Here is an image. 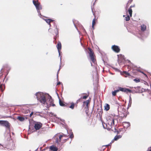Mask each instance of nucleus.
<instances>
[{
    "mask_svg": "<svg viewBox=\"0 0 151 151\" xmlns=\"http://www.w3.org/2000/svg\"><path fill=\"white\" fill-rule=\"evenodd\" d=\"M37 100L42 104H44L47 102L46 97L47 95H49L47 93H43L38 92L35 94Z\"/></svg>",
    "mask_w": 151,
    "mask_h": 151,
    "instance_id": "f257e3e1",
    "label": "nucleus"
},
{
    "mask_svg": "<svg viewBox=\"0 0 151 151\" xmlns=\"http://www.w3.org/2000/svg\"><path fill=\"white\" fill-rule=\"evenodd\" d=\"M116 120L117 122V120L116 119H114L113 117L111 116H109L107 118V124L106 126H107V124L111 127L114 125V121Z\"/></svg>",
    "mask_w": 151,
    "mask_h": 151,
    "instance_id": "f03ea898",
    "label": "nucleus"
},
{
    "mask_svg": "<svg viewBox=\"0 0 151 151\" xmlns=\"http://www.w3.org/2000/svg\"><path fill=\"white\" fill-rule=\"evenodd\" d=\"M119 115L121 117H124L125 116L126 109L123 106L119 105L117 109Z\"/></svg>",
    "mask_w": 151,
    "mask_h": 151,
    "instance_id": "7ed1b4c3",
    "label": "nucleus"
},
{
    "mask_svg": "<svg viewBox=\"0 0 151 151\" xmlns=\"http://www.w3.org/2000/svg\"><path fill=\"white\" fill-rule=\"evenodd\" d=\"M0 124L1 126L5 127L7 129H10V124L7 121L0 120Z\"/></svg>",
    "mask_w": 151,
    "mask_h": 151,
    "instance_id": "20e7f679",
    "label": "nucleus"
},
{
    "mask_svg": "<svg viewBox=\"0 0 151 151\" xmlns=\"http://www.w3.org/2000/svg\"><path fill=\"white\" fill-rule=\"evenodd\" d=\"M49 100L48 102L47 101L46 103L47 106L49 107L50 106H55V104H53V100L52 99L51 97L48 95Z\"/></svg>",
    "mask_w": 151,
    "mask_h": 151,
    "instance_id": "39448f33",
    "label": "nucleus"
},
{
    "mask_svg": "<svg viewBox=\"0 0 151 151\" xmlns=\"http://www.w3.org/2000/svg\"><path fill=\"white\" fill-rule=\"evenodd\" d=\"M118 90H119V92L120 91L123 92H126V93H130L132 92V91L130 89L126 88H122L121 87H118Z\"/></svg>",
    "mask_w": 151,
    "mask_h": 151,
    "instance_id": "423d86ee",
    "label": "nucleus"
},
{
    "mask_svg": "<svg viewBox=\"0 0 151 151\" xmlns=\"http://www.w3.org/2000/svg\"><path fill=\"white\" fill-rule=\"evenodd\" d=\"M89 55L90 57V58L91 60L93 62V63H95V60L94 59V56H93V52L89 48Z\"/></svg>",
    "mask_w": 151,
    "mask_h": 151,
    "instance_id": "0eeeda50",
    "label": "nucleus"
},
{
    "mask_svg": "<svg viewBox=\"0 0 151 151\" xmlns=\"http://www.w3.org/2000/svg\"><path fill=\"white\" fill-rule=\"evenodd\" d=\"M111 49L114 52L116 53L119 52L120 50L119 47L115 45H114L112 46Z\"/></svg>",
    "mask_w": 151,
    "mask_h": 151,
    "instance_id": "6e6552de",
    "label": "nucleus"
},
{
    "mask_svg": "<svg viewBox=\"0 0 151 151\" xmlns=\"http://www.w3.org/2000/svg\"><path fill=\"white\" fill-rule=\"evenodd\" d=\"M42 124L40 122H37L35 124V129L36 130H39L42 127Z\"/></svg>",
    "mask_w": 151,
    "mask_h": 151,
    "instance_id": "1a4fd4ad",
    "label": "nucleus"
},
{
    "mask_svg": "<svg viewBox=\"0 0 151 151\" xmlns=\"http://www.w3.org/2000/svg\"><path fill=\"white\" fill-rule=\"evenodd\" d=\"M57 48L58 50V52L59 53V56H60V50L61 49V45L60 42H58V43L57 45Z\"/></svg>",
    "mask_w": 151,
    "mask_h": 151,
    "instance_id": "9d476101",
    "label": "nucleus"
},
{
    "mask_svg": "<svg viewBox=\"0 0 151 151\" xmlns=\"http://www.w3.org/2000/svg\"><path fill=\"white\" fill-rule=\"evenodd\" d=\"M97 112L99 114V116L101 117L103 113V110L101 107L97 109Z\"/></svg>",
    "mask_w": 151,
    "mask_h": 151,
    "instance_id": "9b49d317",
    "label": "nucleus"
},
{
    "mask_svg": "<svg viewBox=\"0 0 151 151\" xmlns=\"http://www.w3.org/2000/svg\"><path fill=\"white\" fill-rule=\"evenodd\" d=\"M50 149L52 151H57L58 148L54 145H52L50 147Z\"/></svg>",
    "mask_w": 151,
    "mask_h": 151,
    "instance_id": "f8f14e48",
    "label": "nucleus"
},
{
    "mask_svg": "<svg viewBox=\"0 0 151 151\" xmlns=\"http://www.w3.org/2000/svg\"><path fill=\"white\" fill-rule=\"evenodd\" d=\"M46 22L50 25V27L51 26L50 22H53L54 20L51 19H45Z\"/></svg>",
    "mask_w": 151,
    "mask_h": 151,
    "instance_id": "ddd939ff",
    "label": "nucleus"
},
{
    "mask_svg": "<svg viewBox=\"0 0 151 151\" xmlns=\"http://www.w3.org/2000/svg\"><path fill=\"white\" fill-rule=\"evenodd\" d=\"M63 137V135L62 134H60L59 136V141L58 140V138H57L56 139V141L55 142L56 143H57L58 144H59V142H60L61 140V139L62 138V137Z\"/></svg>",
    "mask_w": 151,
    "mask_h": 151,
    "instance_id": "4468645a",
    "label": "nucleus"
},
{
    "mask_svg": "<svg viewBox=\"0 0 151 151\" xmlns=\"http://www.w3.org/2000/svg\"><path fill=\"white\" fill-rule=\"evenodd\" d=\"M110 109V106L107 104H106L104 106V110L106 111H108Z\"/></svg>",
    "mask_w": 151,
    "mask_h": 151,
    "instance_id": "2eb2a0df",
    "label": "nucleus"
},
{
    "mask_svg": "<svg viewBox=\"0 0 151 151\" xmlns=\"http://www.w3.org/2000/svg\"><path fill=\"white\" fill-rule=\"evenodd\" d=\"M37 7H36L37 10V12H40V10L42 9V6L40 4L37 6Z\"/></svg>",
    "mask_w": 151,
    "mask_h": 151,
    "instance_id": "dca6fc26",
    "label": "nucleus"
},
{
    "mask_svg": "<svg viewBox=\"0 0 151 151\" xmlns=\"http://www.w3.org/2000/svg\"><path fill=\"white\" fill-rule=\"evenodd\" d=\"M141 30L142 31H144L146 29V26L145 24H143L141 26Z\"/></svg>",
    "mask_w": 151,
    "mask_h": 151,
    "instance_id": "f3484780",
    "label": "nucleus"
},
{
    "mask_svg": "<svg viewBox=\"0 0 151 151\" xmlns=\"http://www.w3.org/2000/svg\"><path fill=\"white\" fill-rule=\"evenodd\" d=\"M122 137V136L121 135H116V136L114 139V140H115V141H116L117 140H118L119 139L121 138Z\"/></svg>",
    "mask_w": 151,
    "mask_h": 151,
    "instance_id": "a211bd4d",
    "label": "nucleus"
},
{
    "mask_svg": "<svg viewBox=\"0 0 151 151\" xmlns=\"http://www.w3.org/2000/svg\"><path fill=\"white\" fill-rule=\"evenodd\" d=\"M17 119L21 122L25 120V118L24 117L21 116H18L17 117Z\"/></svg>",
    "mask_w": 151,
    "mask_h": 151,
    "instance_id": "6ab92c4d",
    "label": "nucleus"
},
{
    "mask_svg": "<svg viewBox=\"0 0 151 151\" xmlns=\"http://www.w3.org/2000/svg\"><path fill=\"white\" fill-rule=\"evenodd\" d=\"M54 26L55 28V33L56 34V35H58V29L57 27V25H55Z\"/></svg>",
    "mask_w": 151,
    "mask_h": 151,
    "instance_id": "aec40b11",
    "label": "nucleus"
},
{
    "mask_svg": "<svg viewBox=\"0 0 151 151\" xmlns=\"http://www.w3.org/2000/svg\"><path fill=\"white\" fill-rule=\"evenodd\" d=\"M128 13L129 14L130 16L131 17L132 16V10L131 9H130V8H129L128 9Z\"/></svg>",
    "mask_w": 151,
    "mask_h": 151,
    "instance_id": "412c9836",
    "label": "nucleus"
},
{
    "mask_svg": "<svg viewBox=\"0 0 151 151\" xmlns=\"http://www.w3.org/2000/svg\"><path fill=\"white\" fill-rule=\"evenodd\" d=\"M95 20H96V18H94L93 19V21H92V28L93 29H94V25L95 23Z\"/></svg>",
    "mask_w": 151,
    "mask_h": 151,
    "instance_id": "4be33fe9",
    "label": "nucleus"
},
{
    "mask_svg": "<svg viewBox=\"0 0 151 151\" xmlns=\"http://www.w3.org/2000/svg\"><path fill=\"white\" fill-rule=\"evenodd\" d=\"M118 92L119 90H118V89L115 90L114 91H113L112 93V95L114 96H115L116 95V93Z\"/></svg>",
    "mask_w": 151,
    "mask_h": 151,
    "instance_id": "5701e85b",
    "label": "nucleus"
},
{
    "mask_svg": "<svg viewBox=\"0 0 151 151\" xmlns=\"http://www.w3.org/2000/svg\"><path fill=\"white\" fill-rule=\"evenodd\" d=\"M61 56H60V65H59V68L57 74V78L58 77V72L60 69V67L61 66Z\"/></svg>",
    "mask_w": 151,
    "mask_h": 151,
    "instance_id": "b1692460",
    "label": "nucleus"
},
{
    "mask_svg": "<svg viewBox=\"0 0 151 151\" xmlns=\"http://www.w3.org/2000/svg\"><path fill=\"white\" fill-rule=\"evenodd\" d=\"M71 105L69 107L70 108H71L72 109H73L74 108L75 104L73 102L71 103Z\"/></svg>",
    "mask_w": 151,
    "mask_h": 151,
    "instance_id": "393cba45",
    "label": "nucleus"
},
{
    "mask_svg": "<svg viewBox=\"0 0 151 151\" xmlns=\"http://www.w3.org/2000/svg\"><path fill=\"white\" fill-rule=\"evenodd\" d=\"M124 124L126 125V128H128L130 125V123L129 122H125Z\"/></svg>",
    "mask_w": 151,
    "mask_h": 151,
    "instance_id": "a878e982",
    "label": "nucleus"
},
{
    "mask_svg": "<svg viewBox=\"0 0 151 151\" xmlns=\"http://www.w3.org/2000/svg\"><path fill=\"white\" fill-rule=\"evenodd\" d=\"M33 3L36 7H37V6L39 4V3H38L37 2H36L34 0L33 1Z\"/></svg>",
    "mask_w": 151,
    "mask_h": 151,
    "instance_id": "bb28decb",
    "label": "nucleus"
},
{
    "mask_svg": "<svg viewBox=\"0 0 151 151\" xmlns=\"http://www.w3.org/2000/svg\"><path fill=\"white\" fill-rule=\"evenodd\" d=\"M59 102L60 105V106H65V104H63V103L62 101H61L60 100H59Z\"/></svg>",
    "mask_w": 151,
    "mask_h": 151,
    "instance_id": "cd10ccee",
    "label": "nucleus"
},
{
    "mask_svg": "<svg viewBox=\"0 0 151 151\" xmlns=\"http://www.w3.org/2000/svg\"><path fill=\"white\" fill-rule=\"evenodd\" d=\"M125 20L127 21H129V20L130 19V17L128 15L126 17H125Z\"/></svg>",
    "mask_w": 151,
    "mask_h": 151,
    "instance_id": "c85d7f7f",
    "label": "nucleus"
},
{
    "mask_svg": "<svg viewBox=\"0 0 151 151\" xmlns=\"http://www.w3.org/2000/svg\"><path fill=\"white\" fill-rule=\"evenodd\" d=\"M123 73L124 74L127 76H129L130 75L129 73L127 71H123Z\"/></svg>",
    "mask_w": 151,
    "mask_h": 151,
    "instance_id": "c756f323",
    "label": "nucleus"
},
{
    "mask_svg": "<svg viewBox=\"0 0 151 151\" xmlns=\"http://www.w3.org/2000/svg\"><path fill=\"white\" fill-rule=\"evenodd\" d=\"M134 81H135L136 83L139 82L140 81V80L139 79L135 78L134 79Z\"/></svg>",
    "mask_w": 151,
    "mask_h": 151,
    "instance_id": "7c9ffc66",
    "label": "nucleus"
},
{
    "mask_svg": "<svg viewBox=\"0 0 151 151\" xmlns=\"http://www.w3.org/2000/svg\"><path fill=\"white\" fill-rule=\"evenodd\" d=\"M88 100H86V101H84V103L86 104L87 106L88 105Z\"/></svg>",
    "mask_w": 151,
    "mask_h": 151,
    "instance_id": "2f4dec72",
    "label": "nucleus"
},
{
    "mask_svg": "<svg viewBox=\"0 0 151 151\" xmlns=\"http://www.w3.org/2000/svg\"><path fill=\"white\" fill-rule=\"evenodd\" d=\"M73 137H74V136H73V133H72V134H71L70 137H69L71 139H72L73 138Z\"/></svg>",
    "mask_w": 151,
    "mask_h": 151,
    "instance_id": "473e14b6",
    "label": "nucleus"
},
{
    "mask_svg": "<svg viewBox=\"0 0 151 151\" xmlns=\"http://www.w3.org/2000/svg\"><path fill=\"white\" fill-rule=\"evenodd\" d=\"M132 100L131 98V96H130L129 103H132Z\"/></svg>",
    "mask_w": 151,
    "mask_h": 151,
    "instance_id": "72a5a7b5",
    "label": "nucleus"
},
{
    "mask_svg": "<svg viewBox=\"0 0 151 151\" xmlns=\"http://www.w3.org/2000/svg\"><path fill=\"white\" fill-rule=\"evenodd\" d=\"M132 103H129L128 105V108L131 106Z\"/></svg>",
    "mask_w": 151,
    "mask_h": 151,
    "instance_id": "f704fd0d",
    "label": "nucleus"
},
{
    "mask_svg": "<svg viewBox=\"0 0 151 151\" xmlns=\"http://www.w3.org/2000/svg\"><path fill=\"white\" fill-rule=\"evenodd\" d=\"M87 96H83V99H86L87 98Z\"/></svg>",
    "mask_w": 151,
    "mask_h": 151,
    "instance_id": "c9c22d12",
    "label": "nucleus"
},
{
    "mask_svg": "<svg viewBox=\"0 0 151 151\" xmlns=\"http://www.w3.org/2000/svg\"><path fill=\"white\" fill-rule=\"evenodd\" d=\"M113 69H114L116 71H118L119 70L117 69V68H113Z\"/></svg>",
    "mask_w": 151,
    "mask_h": 151,
    "instance_id": "e433bc0d",
    "label": "nucleus"
},
{
    "mask_svg": "<svg viewBox=\"0 0 151 151\" xmlns=\"http://www.w3.org/2000/svg\"><path fill=\"white\" fill-rule=\"evenodd\" d=\"M133 0H129L128 1V3H131L132 1Z\"/></svg>",
    "mask_w": 151,
    "mask_h": 151,
    "instance_id": "4c0bfd02",
    "label": "nucleus"
},
{
    "mask_svg": "<svg viewBox=\"0 0 151 151\" xmlns=\"http://www.w3.org/2000/svg\"><path fill=\"white\" fill-rule=\"evenodd\" d=\"M114 132L115 133H117V134H119V132L118 131H114Z\"/></svg>",
    "mask_w": 151,
    "mask_h": 151,
    "instance_id": "58836bf2",
    "label": "nucleus"
},
{
    "mask_svg": "<svg viewBox=\"0 0 151 151\" xmlns=\"http://www.w3.org/2000/svg\"><path fill=\"white\" fill-rule=\"evenodd\" d=\"M38 13L39 16H40V17H41V14L40 12H40H38Z\"/></svg>",
    "mask_w": 151,
    "mask_h": 151,
    "instance_id": "ea45409f",
    "label": "nucleus"
},
{
    "mask_svg": "<svg viewBox=\"0 0 151 151\" xmlns=\"http://www.w3.org/2000/svg\"><path fill=\"white\" fill-rule=\"evenodd\" d=\"M33 112H32L31 114H30V116L31 117L32 116L33 114Z\"/></svg>",
    "mask_w": 151,
    "mask_h": 151,
    "instance_id": "a19ab883",
    "label": "nucleus"
},
{
    "mask_svg": "<svg viewBox=\"0 0 151 151\" xmlns=\"http://www.w3.org/2000/svg\"><path fill=\"white\" fill-rule=\"evenodd\" d=\"M134 5H133V6L132 5V6H130V7L129 8H130V9H131V8H132V7H134Z\"/></svg>",
    "mask_w": 151,
    "mask_h": 151,
    "instance_id": "79ce46f5",
    "label": "nucleus"
},
{
    "mask_svg": "<svg viewBox=\"0 0 151 151\" xmlns=\"http://www.w3.org/2000/svg\"><path fill=\"white\" fill-rule=\"evenodd\" d=\"M61 82H58L57 83V85H59L60 84Z\"/></svg>",
    "mask_w": 151,
    "mask_h": 151,
    "instance_id": "37998d69",
    "label": "nucleus"
},
{
    "mask_svg": "<svg viewBox=\"0 0 151 151\" xmlns=\"http://www.w3.org/2000/svg\"><path fill=\"white\" fill-rule=\"evenodd\" d=\"M111 142H110L109 145H106V146H108L110 145H111Z\"/></svg>",
    "mask_w": 151,
    "mask_h": 151,
    "instance_id": "c03bdc74",
    "label": "nucleus"
},
{
    "mask_svg": "<svg viewBox=\"0 0 151 151\" xmlns=\"http://www.w3.org/2000/svg\"><path fill=\"white\" fill-rule=\"evenodd\" d=\"M4 66L3 67V68L1 69V70H0V72L2 73V69H4Z\"/></svg>",
    "mask_w": 151,
    "mask_h": 151,
    "instance_id": "a18cd8bd",
    "label": "nucleus"
},
{
    "mask_svg": "<svg viewBox=\"0 0 151 151\" xmlns=\"http://www.w3.org/2000/svg\"><path fill=\"white\" fill-rule=\"evenodd\" d=\"M2 146L0 144V148H2Z\"/></svg>",
    "mask_w": 151,
    "mask_h": 151,
    "instance_id": "49530a36",
    "label": "nucleus"
},
{
    "mask_svg": "<svg viewBox=\"0 0 151 151\" xmlns=\"http://www.w3.org/2000/svg\"><path fill=\"white\" fill-rule=\"evenodd\" d=\"M141 73H142L144 74L146 76H147L145 74V73H144L143 72H142L141 71H140Z\"/></svg>",
    "mask_w": 151,
    "mask_h": 151,
    "instance_id": "de8ad7c7",
    "label": "nucleus"
},
{
    "mask_svg": "<svg viewBox=\"0 0 151 151\" xmlns=\"http://www.w3.org/2000/svg\"><path fill=\"white\" fill-rule=\"evenodd\" d=\"M114 139H113V140H112L111 142V143H113V142H114Z\"/></svg>",
    "mask_w": 151,
    "mask_h": 151,
    "instance_id": "09e8293b",
    "label": "nucleus"
},
{
    "mask_svg": "<svg viewBox=\"0 0 151 151\" xmlns=\"http://www.w3.org/2000/svg\"><path fill=\"white\" fill-rule=\"evenodd\" d=\"M62 135H63V136H65L66 135H65V134H62Z\"/></svg>",
    "mask_w": 151,
    "mask_h": 151,
    "instance_id": "8fccbe9b",
    "label": "nucleus"
},
{
    "mask_svg": "<svg viewBox=\"0 0 151 151\" xmlns=\"http://www.w3.org/2000/svg\"><path fill=\"white\" fill-rule=\"evenodd\" d=\"M128 2L127 3V6H128Z\"/></svg>",
    "mask_w": 151,
    "mask_h": 151,
    "instance_id": "3c124183",
    "label": "nucleus"
},
{
    "mask_svg": "<svg viewBox=\"0 0 151 151\" xmlns=\"http://www.w3.org/2000/svg\"><path fill=\"white\" fill-rule=\"evenodd\" d=\"M79 101V99H78L77 101V102H78Z\"/></svg>",
    "mask_w": 151,
    "mask_h": 151,
    "instance_id": "603ef678",
    "label": "nucleus"
},
{
    "mask_svg": "<svg viewBox=\"0 0 151 151\" xmlns=\"http://www.w3.org/2000/svg\"><path fill=\"white\" fill-rule=\"evenodd\" d=\"M150 150L149 151H151V147H150Z\"/></svg>",
    "mask_w": 151,
    "mask_h": 151,
    "instance_id": "864d4df0",
    "label": "nucleus"
},
{
    "mask_svg": "<svg viewBox=\"0 0 151 151\" xmlns=\"http://www.w3.org/2000/svg\"><path fill=\"white\" fill-rule=\"evenodd\" d=\"M139 88V86H137V88Z\"/></svg>",
    "mask_w": 151,
    "mask_h": 151,
    "instance_id": "5fc2aeb1",
    "label": "nucleus"
},
{
    "mask_svg": "<svg viewBox=\"0 0 151 151\" xmlns=\"http://www.w3.org/2000/svg\"><path fill=\"white\" fill-rule=\"evenodd\" d=\"M117 131V130H116V129L115 128V131Z\"/></svg>",
    "mask_w": 151,
    "mask_h": 151,
    "instance_id": "6e6d98bb",
    "label": "nucleus"
},
{
    "mask_svg": "<svg viewBox=\"0 0 151 151\" xmlns=\"http://www.w3.org/2000/svg\"><path fill=\"white\" fill-rule=\"evenodd\" d=\"M12 134H14V133L13 132H12Z\"/></svg>",
    "mask_w": 151,
    "mask_h": 151,
    "instance_id": "4d7b16f0",
    "label": "nucleus"
},
{
    "mask_svg": "<svg viewBox=\"0 0 151 151\" xmlns=\"http://www.w3.org/2000/svg\"><path fill=\"white\" fill-rule=\"evenodd\" d=\"M123 17H125V15H124L123 16Z\"/></svg>",
    "mask_w": 151,
    "mask_h": 151,
    "instance_id": "13d9d810",
    "label": "nucleus"
},
{
    "mask_svg": "<svg viewBox=\"0 0 151 151\" xmlns=\"http://www.w3.org/2000/svg\"><path fill=\"white\" fill-rule=\"evenodd\" d=\"M142 95L143 96H144V94H142Z\"/></svg>",
    "mask_w": 151,
    "mask_h": 151,
    "instance_id": "bf43d9fd",
    "label": "nucleus"
},
{
    "mask_svg": "<svg viewBox=\"0 0 151 151\" xmlns=\"http://www.w3.org/2000/svg\"><path fill=\"white\" fill-rule=\"evenodd\" d=\"M66 141L68 140V139H65Z\"/></svg>",
    "mask_w": 151,
    "mask_h": 151,
    "instance_id": "052dcab7",
    "label": "nucleus"
},
{
    "mask_svg": "<svg viewBox=\"0 0 151 151\" xmlns=\"http://www.w3.org/2000/svg\"><path fill=\"white\" fill-rule=\"evenodd\" d=\"M91 66H92V63H91Z\"/></svg>",
    "mask_w": 151,
    "mask_h": 151,
    "instance_id": "680f3d73",
    "label": "nucleus"
},
{
    "mask_svg": "<svg viewBox=\"0 0 151 151\" xmlns=\"http://www.w3.org/2000/svg\"><path fill=\"white\" fill-rule=\"evenodd\" d=\"M150 76H151V73H150Z\"/></svg>",
    "mask_w": 151,
    "mask_h": 151,
    "instance_id": "e2e57ef3",
    "label": "nucleus"
},
{
    "mask_svg": "<svg viewBox=\"0 0 151 151\" xmlns=\"http://www.w3.org/2000/svg\"><path fill=\"white\" fill-rule=\"evenodd\" d=\"M103 127H104V128H105L104 127V125H103Z\"/></svg>",
    "mask_w": 151,
    "mask_h": 151,
    "instance_id": "0e129e2a",
    "label": "nucleus"
},
{
    "mask_svg": "<svg viewBox=\"0 0 151 151\" xmlns=\"http://www.w3.org/2000/svg\"><path fill=\"white\" fill-rule=\"evenodd\" d=\"M71 143V142H70V143Z\"/></svg>",
    "mask_w": 151,
    "mask_h": 151,
    "instance_id": "69168bd1",
    "label": "nucleus"
}]
</instances>
